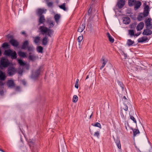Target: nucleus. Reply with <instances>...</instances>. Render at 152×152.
Instances as JSON below:
<instances>
[{
	"mask_svg": "<svg viewBox=\"0 0 152 152\" xmlns=\"http://www.w3.org/2000/svg\"><path fill=\"white\" fill-rule=\"evenodd\" d=\"M47 5L49 7H52L53 6V3L52 2H49L47 3Z\"/></svg>",
	"mask_w": 152,
	"mask_h": 152,
	"instance_id": "51",
	"label": "nucleus"
},
{
	"mask_svg": "<svg viewBox=\"0 0 152 152\" xmlns=\"http://www.w3.org/2000/svg\"><path fill=\"white\" fill-rule=\"evenodd\" d=\"M141 34V32H138L137 34H134V36H139Z\"/></svg>",
	"mask_w": 152,
	"mask_h": 152,
	"instance_id": "55",
	"label": "nucleus"
},
{
	"mask_svg": "<svg viewBox=\"0 0 152 152\" xmlns=\"http://www.w3.org/2000/svg\"><path fill=\"white\" fill-rule=\"evenodd\" d=\"M16 71V69L12 66H9L8 69L7 73L10 76H12L15 74Z\"/></svg>",
	"mask_w": 152,
	"mask_h": 152,
	"instance_id": "6",
	"label": "nucleus"
},
{
	"mask_svg": "<svg viewBox=\"0 0 152 152\" xmlns=\"http://www.w3.org/2000/svg\"><path fill=\"white\" fill-rule=\"evenodd\" d=\"M18 63L20 64V66H25L26 64V63L23 62L22 60L19 59L18 61Z\"/></svg>",
	"mask_w": 152,
	"mask_h": 152,
	"instance_id": "41",
	"label": "nucleus"
},
{
	"mask_svg": "<svg viewBox=\"0 0 152 152\" xmlns=\"http://www.w3.org/2000/svg\"><path fill=\"white\" fill-rule=\"evenodd\" d=\"M148 40V38L147 37H142L140 38H139L138 40V42L140 43H142Z\"/></svg>",
	"mask_w": 152,
	"mask_h": 152,
	"instance_id": "18",
	"label": "nucleus"
},
{
	"mask_svg": "<svg viewBox=\"0 0 152 152\" xmlns=\"http://www.w3.org/2000/svg\"><path fill=\"white\" fill-rule=\"evenodd\" d=\"M122 55L124 56V59H126L127 57V55L123 51L122 52Z\"/></svg>",
	"mask_w": 152,
	"mask_h": 152,
	"instance_id": "53",
	"label": "nucleus"
},
{
	"mask_svg": "<svg viewBox=\"0 0 152 152\" xmlns=\"http://www.w3.org/2000/svg\"><path fill=\"white\" fill-rule=\"evenodd\" d=\"M78 83H75V87L77 89L78 88Z\"/></svg>",
	"mask_w": 152,
	"mask_h": 152,
	"instance_id": "54",
	"label": "nucleus"
},
{
	"mask_svg": "<svg viewBox=\"0 0 152 152\" xmlns=\"http://www.w3.org/2000/svg\"><path fill=\"white\" fill-rule=\"evenodd\" d=\"M129 116H130V118L133 121V122L134 123H135L136 124H137V121H136L135 118L133 116L130 115V114H129Z\"/></svg>",
	"mask_w": 152,
	"mask_h": 152,
	"instance_id": "44",
	"label": "nucleus"
},
{
	"mask_svg": "<svg viewBox=\"0 0 152 152\" xmlns=\"http://www.w3.org/2000/svg\"><path fill=\"white\" fill-rule=\"evenodd\" d=\"M79 45L80 46L79 47H80V46L81 45V42H79Z\"/></svg>",
	"mask_w": 152,
	"mask_h": 152,
	"instance_id": "64",
	"label": "nucleus"
},
{
	"mask_svg": "<svg viewBox=\"0 0 152 152\" xmlns=\"http://www.w3.org/2000/svg\"><path fill=\"white\" fill-rule=\"evenodd\" d=\"M0 151L2 152H5L3 150L1 149H0Z\"/></svg>",
	"mask_w": 152,
	"mask_h": 152,
	"instance_id": "59",
	"label": "nucleus"
},
{
	"mask_svg": "<svg viewBox=\"0 0 152 152\" xmlns=\"http://www.w3.org/2000/svg\"><path fill=\"white\" fill-rule=\"evenodd\" d=\"M83 36H80L77 39V41L78 42H81L82 40L83 39Z\"/></svg>",
	"mask_w": 152,
	"mask_h": 152,
	"instance_id": "48",
	"label": "nucleus"
},
{
	"mask_svg": "<svg viewBox=\"0 0 152 152\" xmlns=\"http://www.w3.org/2000/svg\"><path fill=\"white\" fill-rule=\"evenodd\" d=\"M37 50L39 53H42L43 52V48L41 46H38L37 47Z\"/></svg>",
	"mask_w": 152,
	"mask_h": 152,
	"instance_id": "33",
	"label": "nucleus"
},
{
	"mask_svg": "<svg viewBox=\"0 0 152 152\" xmlns=\"http://www.w3.org/2000/svg\"><path fill=\"white\" fill-rule=\"evenodd\" d=\"M42 68V66H40L37 69L35 72L32 74V78L34 79H36L39 75L40 71Z\"/></svg>",
	"mask_w": 152,
	"mask_h": 152,
	"instance_id": "5",
	"label": "nucleus"
},
{
	"mask_svg": "<svg viewBox=\"0 0 152 152\" xmlns=\"http://www.w3.org/2000/svg\"><path fill=\"white\" fill-rule=\"evenodd\" d=\"M59 7L60 8L63 10L64 11H66V10L65 3H64L63 4L60 6Z\"/></svg>",
	"mask_w": 152,
	"mask_h": 152,
	"instance_id": "45",
	"label": "nucleus"
},
{
	"mask_svg": "<svg viewBox=\"0 0 152 152\" xmlns=\"http://www.w3.org/2000/svg\"><path fill=\"white\" fill-rule=\"evenodd\" d=\"M118 84L120 86V87L121 88L122 90V91H124V85L123 84V83L119 80H118Z\"/></svg>",
	"mask_w": 152,
	"mask_h": 152,
	"instance_id": "37",
	"label": "nucleus"
},
{
	"mask_svg": "<svg viewBox=\"0 0 152 152\" xmlns=\"http://www.w3.org/2000/svg\"><path fill=\"white\" fill-rule=\"evenodd\" d=\"M29 45V42L28 40L25 41L23 43L21 48L22 49L26 50L28 48Z\"/></svg>",
	"mask_w": 152,
	"mask_h": 152,
	"instance_id": "14",
	"label": "nucleus"
},
{
	"mask_svg": "<svg viewBox=\"0 0 152 152\" xmlns=\"http://www.w3.org/2000/svg\"><path fill=\"white\" fill-rule=\"evenodd\" d=\"M48 23L49 24V28H52L54 25L55 23L52 20H48L47 21Z\"/></svg>",
	"mask_w": 152,
	"mask_h": 152,
	"instance_id": "32",
	"label": "nucleus"
},
{
	"mask_svg": "<svg viewBox=\"0 0 152 152\" xmlns=\"http://www.w3.org/2000/svg\"><path fill=\"white\" fill-rule=\"evenodd\" d=\"M143 17V14H142V13H141L138 15L137 19L139 21H141Z\"/></svg>",
	"mask_w": 152,
	"mask_h": 152,
	"instance_id": "35",
	"label": "nucleus"
},
{
	"mask_svg": "<svg viewBox=\"0 0 152 152\" xmlns=\"http://www.w3.org/2000/svg\"><path fill=\"white\" fill-rule=\"evenodd\" d=\"M149 27H150V29H152V23L151 24V26H149Z\"/></svg>",
	"mask_w": 152,
	"mask_h": 152,
	"instance_id": "60",
	"label": "nucleus"
},
{
	"mask_svg": "<svg viewBox=\"0 0 152 152\" xmlns=\"http://www.w3.org/2000/svg\"><path fill=\"white\" fill-rule=\"evenodd\" d=\"M6 77L5 73L1 71L0 73V80L4 81L5 80Z\"/></svg>",
	"mask_w": 152,
	"mask_h": 152,
	"instance_id": "21",
	"label": "nucleus"
},
{
	"mask_svg": "<svg viewBox=\"0 0 152 152\" xmlns=\"http://www.w3.org/2000/svg\"><path fill=\"white\" fill-rule=\"evenodd\" d=\"M7 38L8 39L10 38L11 39H14L13 36V35H10V34H8L6 36Z\"/></svg>",
	"mask_w": 152,
	"mask_h": 152,
	"instance_id": "50",
	"label": "nucleus"
},
{
	"mask_svg": "<svg viewBox=\"0 0 152 152\" xmlns=\"http://www.w3.org/2000/svg\"><path fill=\"white\" fill-rule=\"evenodd\" d=\"M130 22V19L128 17H124L123 19V23L125 24H128Z\"/></svg>",
	"mask_w": 152,
	"mask_h": 152,
	"instance_id": "22",
	"label": "nucleus"
},
{
	"mask_svg": "<svg viewBox=\"0 0 152 152\" xmlns=\"http://www.w3.org/2000/svg\"><path fill=\"white\" fill-rule=\"evenodd\" d=\"M88 77H89L88 75H87L86 77V80L88 78Z\"/></svg>",
	"mask_w": 152,
	"mask_h": 152,
	"instance_id": "63",
	"label": "nucleus"
},
{
	"mask_svg": "<svg viewBox=\"0 0 152 152\" xmlns=\"http://www.w3.org/2000/svg\"><path fill=\"white\" fill-rule=\"evenodd\" d=\"M31 53H29V56L28 58L29 60L34 61L36 60V56L34 55H31Z\"/></svg>",
	"mask_w": 152,
	"mask_h": 152,
	"instance_id": "26",
	"label": "nucleus"
},
{
	"mask_svg": "<svg viewBox=\"0 0 152 152\" xmlns=\"http://www.w3.org/2000/svg\"><path fill=\"white\" fill-rule=\"evenodd\" d=\"M142 5L141 2L139 1H137L135 4L134 6V10H136L138 9Z\"/></svg>",
	"mask_w": 152,
	"mask_h": 152,
	"instance_id": "17",
	"label": "nucleus"
},
{
	"mask_svg": "<svg viewBox=\"0 0 152 152\" xmlns=\"http://www.w3.org/2000/svg\"><path fill=\"white\" fill-rule=\"evenodd\" d=\"M78 82H79V79H77L76 80V83H78Z\"/></svg>",
	"mask_w": 152,
	"mask_h": 152,
	"instance_id": "62",
	"label": "nucleus"
},
{
	"mask_svg": "<svg viewBox=\"0 0 152 152\" xmlns=\"http://www.w3.org/2000/svg\"><path fill=\"white\" fill-rule=\"evenodd\" d=\"M152 19L151 18L146 19L145 21V24L146 28H148L151 25Z\"/></svg>",
	"mask_w": 152,
	"mask_h": 152,
	"instance_id": "12",
	"label": "nucleus"
},
{
	"mask_svg": "<svg viewBox=\"0 0 152 152\" xmlns=\"http://www.w3.org/2000/svg\"><path fill=\"white\" fill-rule=\"evenodd\" d=\"M134 43V41H132L131 39H128L126 42V45L129 46H132Z\"/></svg>",
	"mask_w": 152,
	"mask_h": 152,
	"instance_id": "28",
	"label": "nucleus"
},
{
	"mask_svg": "<svg viewBox=\"0 0 152 152\" xmlns=\"http://www.w3.org/2000/svg\"><path fill=\"white\" fill-rule=\"evenodd\" d=\"M92 11V9L91 8V6L88 11V15H90L91 14Z\"/></svg>",
	"mask_w": 152,
	"mask_h": 152,
	"instance_id": "49",
	"label": "nucleus"
},
{
	"mask_svg": "<svg viewBox=\"0 0 152 152\" xmlns=\"http://www.w3.org/2000/svg\"><path fill=\"white\" fill-rule=\"evenodd\" d=\"M100 62L102 63V65L100 68V69H103L105 64L107 63L108 60L107 59H105L104 56H103L100 60Z\"/></svg>",
	"mask_w": 152,
	"mask_h": 152,
	"instance_id": "8",
	"label": "nucleus"
},
{
	"mask_svg": "<svg viewBox=\"0 0 152 152\" xmlns=\"http://www.w3.org/2000/svg\"><path fill=\"white\" fill-rule=\"evenodd\" d=\"M125 4V0H118L117 3V5L118 8L121 9L124 6Z\"/></svg>",
	"mask_w": 152,
	"mask_h": 152,
	"instance_id": "11",
	"label": "nucleus"
},
{
	"mask_svg": "<svg viewBox=\"0 0 152 152\" xmlns=\"http://www.w3.org/2000/svg\"><path fill=\"white\" fill-rule=\"evenodd\" d=\"M47 11L46 9H43L41 8L38 9L37 11V15L38 16L44 15H42L43 13H46Z\"/></svg>",
	"mask_w": 152,
	"mask_h": 152,
	"instance_id": "10",
	"label": "nucleus"
},
{
	"mask_svg": "<svg viewBox=\"0 0 152 152\" xmlns=\"http://www.w3.org/2000/svg\"><path fill=\"white\" fill-rule=\"evenodd\" d=\"M123 99H125V100H126L127 99L126 97L125 96H123Z\"/></svg>",
	"mask_w": 152,
	"mask_h": 152,
	"instance_id": "61",
	"label": "nucleus"
},
{
	"mask_svg": "<svg viewBox=\"0 0 152 152\" xmlns=\"http://www.w3.org/2000/svg\"><path fill=\"white\" fill-rule=\"evenodd\" d=\"M9 42L13 46L17 48H19V42L17 40L14 39H10Z\"/></svg>",
	"mask_w": 152,
	"mask_h": 152,
	"instance_id": "7",
	"label": "nucleus"
},
{
	"mask_svg": "<svg viewBox=\"0 0 152 152\" xmlns=\"http://www.w3.org/2000/svg\"><path fill=\"white\" fill-rule=\"evenodd\" d=\"M21 34L24 35L25 37H26L27 36V35H26V33H25V31L21 32Z\"/></svg>",
	"mask_w": 152,
	"mask_h": 152,
	"instance_id": "56",
	"label": "nucleus"
},
{
	"mask_svg": "<svg viewBox=\"0 0 152 152\" xmlns=\"http://www.w3.org/2000/svg\"><path fill=\"white\" fill-rule=\"evenodd\" d=\"M149 11L144 10L143 12L142 13L143 14L144 17H146L148 16L149 14Z\"/></svg>",
	"mask_w": 152,
	"mask_h": 152,
	"instance_id": "38",
	"label": "nucleus"
},
{
	"mask_svg": "<svg viewBox=\"0 0 152 152\" xmlns=\"http://www.w3.org/2000/svg\"><path fill=\"white\" fill-rule=\"evenodd\" d=\"M10 63L8 60L4 58H2L1 60L0 66L1 67L6 68L9 66Z\"/></svg>",
	"mask_w": 152,
	"mask_h": 152,
	"instance_id": "3",
	"label": "nucleus"
},
{
	"mask_svg": "<svg viewBox=\"0 0 152 152\" xmlns=\"http://www.w3.org/2000/svg\"><path fill=\"white\" fill-rule=\"evenodd\" d=\"M94 136H96L98 138H99V132L97 131L95 132L94 134Z\"/></svg>",
	"mask_w": 152,
	"mask_h": 152,
	"instance_id": "47",
	"label": "nucleus"
},
{
	"mask_svg": "<svg viewBox=\"0 0 152 152\" xmlns=\"http://www.w3.org/2000/svg\"><path fill=\"white\" fill-rule=\"evenodd\" d=\"M39 29L42 34L43 35L48 33V36L51 37V35L53 34V31L52 29L48 28L45 26H41L40 27Z\"/></svg>",
	"mask_w": 152,
	"mask_h": 152,
	"instance_id": "2",
	"label": "nucleus"
},
{
	"mask_svg": "<svg viewBox=\"0 0 152 152\" xmlns=\"http://www.w3.org/2000/svg\"><path fill=\"white\" fill-rule=\"evenodd\" d=\"M78 98L77 95H74L73 99L72 102L74 103H76L78 100Z\"/></svg>",
	"mask_w": 152,
	"mask_h": 152,
	"instance_id": "42",
	"label": "nucleus"
},
{
	"mask_svg": "<svg viewBox=\"0 0 152 152\" xmlns=\"http://www.w3.org/2000/svg\"><path fill=\"white\" fill-rule=\"evenodd\" d=\"M10 45L8 43L5 42L3 43L1 45V48L4 49H8L10 48Z\"/></svg>",
	"mask_w": 152,
	"mask_h": 152,
	"instance_id": "19",
	"label": "nucleus"
},
{
	"mask_svg": "<svg viewBox=\"0 0 152 152\" xmlns=\"http://www.w3.org/2000/svg\"><path fill=\"white\" fill-rule=\"evenodd\" d=\"M144 5H145L144 8V10L149 11V7L148 5H147L145 3H144Z\"/></svg>",
	"mask_w": 152,
	"mask_h": 152,
	"instance_id": "43",
	"label": "nucleus"
},
{
	"mask_svg": "<svg viewBox=\"0 0 152 152\" xmlns=\"http://www.w3.org/2000/svg\"><path fill=\"white\" fill-rule=\"evenodd\" d=\"M130 129L132 130L133 132V137L134 138L137 134L140 133L138 129L133 128L132 127H130Z\"/></svg>",
	"mask_w": 152,
	"mask_h": 152,
	"instance_id": "15",
	"label": "nucleus"
},
{
	"mask_svg": "<svg viewBox=\"0 0 152 152\" xmlns=\"http://www.w3.org/2000/svg\"><path fill=\"white\" fill-rule=\"evenodd\" d=\"M4 83L3 82L0 81V86H3L4 85Z\"/></svg>",
	"mask_w": 152,
	"mask_h": 152,
	"instance_id": "57",
	"label": "nucleus"
},
{
	"mask_svg": "<svg viewBox=\"0 0 152 152\" xmlns=\"http://www.w3.org/2000/svg\"><path fill=\"white\" fill-rule=\"evenodd\" d=\"M54 18L55 21L57 23L58 22L60 18V16L59 14H56L55 15Z\"/></svg>",
	"mask_w": 152,
	"mask_h": 152,
	"instance_id": "34",
	"label": "nucleus"
},
{
	"mask_svg": "<svg viewBox=\"0 0 152 152\" xmlns=\"http://www.w3.org/2000/svg\"><path fill=\"white\" fill-rule=\"evenodd\" d=\"M115 142L118 148L119 149H121V146L119 139L117 138Z\"/></svg>",
	"mask_w": 152,
	"mask_h": 152,
	"instance_id": "31",
	"label": "nucleus"
},
{
	"mask_svg": "<svg viewBox=\"0 0 152 152\" xmlns=\"http://www.w3.org/2000/svg\"><path fill=\"white\" fill-rule=\"evenodd\" d=\"M136 23H133L130 25V28H135L136 27Z\"/></svg>",
	"mask_w": 152,
	"mask_h": 152,
	"instance_id": "46",
	"label": "nucleus"
},
{
	"mask_svg": "<svg viewBox=\"0 0 152 152\" xmlns=\"http://www.w3.org/2000/svg\"><path fill=\"white\" fill-rule=\"evenodd\" d=\"M40 40V37L39 36H37L34 38V42L36 44H37Z\"/></svg>",
	"mask_w": 152,
	"mask_h": 152,
	"instance_id": "30",
	"label": "nucleus"
},
{
	"mask_svg": "<svg viewBox=\"0 0 152 152\" xmlns=\"http://www.w3.org/2000/svg\"><path fill=\"white\" fill-rule=\"evenodd\" d=\"M91 125L94 126L99 127L100 129L101 128V125L98 122H96L94 124H92Z\"/></svg>",
	"mask_w": 152,
	"mask_h": 152,
	"instance_id": "40",
	"label": "nucleus"
},
{
	"mask_svg": "<svg viewBox=\"0 0 152 152\" xmlns=\"http://www.w3.org/2000/svg\"><path fill=\"white\" fill-rule=\"evenodd\" d=\"M19 56L21 57L25 58L27 57L26 53L21 51L18 52V53Z\"/></svg>",
	"mask_w": 152,
	"mask_h": 152,
	"instance_id": "24",
	"label": "nucleus"
},
{
	"mask_svg": "<svg viewBox=\"0 0 152 152\" xmlns=\"http://www.w3.org/2000/svg\"><path fill=\"white\" fill-rule=\"evenodd\" d=\"M148 28H146V29L144 30L142 32V34L143 35L149 36L152 34V31Z\"/></svg>",
	"mask_w": 152,
	"mask_h": 152,
	"instance_id": "9",
	"label": "nucleus"
},
{
	"mask_svg": "<svg viewBox=\"0 0 152 152\" xmlns=\"http://www.w3.org/2000/svg\"><path fill=\"white\" fill-rule=\"evenodd\" d=\"M85 27V24L83 23L78 28L77 31L79 32H81L84 30Z\"/></svg>",
	"mask_w": 152,
	"mask_h": 152,
	"instance_id": "27",
	"label": "nucleus"
},
{
	"mask_svg": "<svg viewBox=\"0 0 152 152\" xmlns=\"http://www.w3.org/2000/svg\"><path fill=\"white\" fill-rule=\"evenodd\" d=\"M136 1V0H128V4L129 6L131 7L134 6Z\"/></svg>",
	"mask_w": 152,
	"mask_h": 152,
	"instance_id": "23",
	"label": "nucleus"
},
{
	"mask_svg": "<svg viewBox=\"0 0 152 152\" xmlns=\"http://www.w3.org/2000/svg\"><path fill=\"white\" fill-rule=\"evenodd\" d=\"M144 23L143 22L140 23L137 25L136 27V29L137 31L141 30L144 27Z\"/></svg>",
	"mask_w": 152,
	"mask_h": 152,
	"instance_id": "16",
	"label": "nucleus"
},
{
	"mask_svg": "<svg viewBox=\"0 0 152 152\" xmlns=\"http://www.w3.org/2000/svg\"><path fill=\"white\" fill-rule=\"evenodd\" d=\"M35 143V140L34 139H30L28 141V144L31 149L32 152H38V151L37 150H35L34 148V145Z\"/></svg>",
	"mask_w": 152,
	"mask_h": 152,
	"instance_id": "4",
	"label": "nucleus"
},
{
	"mask_svg": "<svg viewBox=\"0 0 152 152\" xmlns=\"http://www.w3.org/2000/svg\"><path fill=\"white\" fill-rule=\"evenodd\" d=\"M4 54L6 56L10 57L12 59H15L17 58L16 52L12 50L10 48L5 50Z\"/></svg>",
	"mask_w": 152,
	"mask_h": 152,
	"instance_id": "1",
	"label": "nucleus"
},
{
	"mask_svg": "<svg viewBox=\"0 0 152 152\" xmlns=\"http://www.w3.org/2000/svg\"><path fill=\"white\" fill-rule=\"evenodd\" d=\"M4 92L2 90V91H0V94L1 95H3L4 94Z\"/></svg>",
	"mask_w": 152,
	"mask_h": 152,
	"instance_id": "58",
	"label": "nucleus"
},
{
	"mask_svg": "<svg viewBox=\"0 0 152 152\" xmlns=\"http://www.w3.org/2000/svg\"><path fill=\"white\" fill-rule=\"evenodd\" d=\"M129 34L130 35V37H132L133 36H134V33L135 31L134 30H129Z\"/></svg>",
	"mask_w": 152,
	"mask_h": 152,
	"instance_id": "36",
	"label": "nucleus"
},
{
	"mask_svg": "<svg viewBox=\"0 0 152 152\" xmlns=\"http://www.w3.org/2000/svg\"><path fill=\"white\" fill-rule=\"evenodd\" d=\"M27 49L28 51H33L34 49V48L32 45L28 46Z\"/></svg>",
	"mask_w": 152,
	"mask_h": 152,
	"instance_id": "39",
	"label": "nucleus"
},
{
	"mask_svg": "<svg viewBox=\"0 0 152 152\" xmlns=\"http://www.w3.org/2000/svg\"><path fill=\"white\" fill-rule=\"evenodd\" d=\"M124 107L123 109L126 111H127L128 110V107L127 105L126 104H124Z\"/></svg>",
	"mask_w": 152,
	"mask_h": 152,
	"instance_id": "52",
	"label": "nucleus"
},
{
	"mask_svg": "<svg viewBox=\"0 0 152 152\" xmlns=\"http://www.w3.org/2000/svg\"><path fill=\"white\" fill-rule=\"evenodd\" d=\"M107 36L109 41L111 43H113L114 42V39L113 38L108 32L107 33Z\"/></svg>",
	"mask_w": 152,
	"mask_h": 152,
	"instance_id": "29",
	"label": "nucleus"
},
{
	"mask_svg": "<svg viewBox=\"0 0 152 152\" xmlns=\"http://www.w3.org/2000/svg\"><path fill=\"white\" fill-rule=\"evenodd\" d=\"M39 18L38 19V24L39 26L40 25L42 24H43L45 21V19L44 15H41L39 16Z\"/></svg>",
	"mask_w": 152,
	"mask_h": 152,
	"instance_id": "13",
	"label": "nucleus"
},
{
	"mask_svg": "<svg viewBox=\"0 0 152 152\" xmlns=\"http://www.w3.org/2000/svg\"><path fill=\"white\" fill-rule=\"evenodd\" d=\"M7 86L10 87H11L14 86V83L12 80H8L7 83Z\"/></svg>",
	"mask_w": 152,
	"mask_h": 152,
	"instance_id": "25",
	"label": "nucleus"
},
{
	"mask_svg": "<svg viewBox=\"0 0 152 152\" xmlns=\"http://www.w3.org/2000/svg\"><path fill=\"white\" fill-rule=\"evenodd\" d=\"M48 42V37L47 35H45L42 39V44L43 45H47Z\"/></svg>",
	"mask_w": 152,
	"mask_h": 152,
	"instance_id": "20",
	"label": "nucleus"
}]
</instances>
